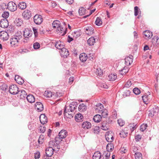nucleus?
<instances>
[{
    "label": "nucleus",
    "instance_id": "obj_33",
    "mask_svg": "<svg viewBox=\"0 0 159 159\" xmlns=\"http://www.w3.org/2000/svg\"><path fill=\"white\" fill-rule=\"evenodd\" d=\"M95 42V40L93 37H91L89 38L87 41L88 44L90 46H92L94 44Z\"/></svg>",
    "mask_w": 159,
    "mask_h": 159
},
{
    "label": "nucleus",
    "instance_id": "obj_56",
    "mask_svg": "<svg viewBox=\"0 0 159 159\" xmlns=\"http://www.w3.org/2000/svg\"><path fill=\"white\" fill-rule=\"evenodd\" d=\"M133 92L136 95H138L140 93V90L137 88H135L133 89Z\"/></svg>",
    "mask_w": 159,
    "mask_h": 159
},
{
    "label": "nucleus",
    "instance_id": "obj_5",
    "mask_svg": "<svg viewBox=\"0 0 159 159\" xmlns=\"http://www.w3.org/2000/svg\"><path fill=\"white\" fill-rule=\"evenodd\" d=\"M7 7L9 10L11 11H14L17 10V6L13 2H10L7 4Z\"/></svg>",
    "mask_w": 159,
    "mask_h": 159
},
{
    "label": "nucleus",
    "instance_id": "obj_43",
    "mask_svg": "<svg viewBox=\"0 0 159 159\" xmlns=\"http://www.w3.org/2000/svg\"><path fill=\"white\" fill-rule=\"evenodd\" d=\"M135 159H142V155L141 153L139 152H135Z\"/></svg>",
    "mask_w": 159,
    "mask_h": 159
},
{
    "label": "nucleus",
    "instance_id": "obj_20",
    "mask_svg": "<svg viewBox=\"0 0 159 159\" xmlns=\"http://www.w3.org/2000/svg\"><path fill=\"white\" fill-rule=\"evenodd\" d=\"M85 33L88 35H91L94 32L93 29L91 27H87L86 28H85Z\"/></svg>",
    "mask_w": 159,
    "mask_h": 159
},
{
    "label": "nucleus",
    "instance_id": "obj_1",
    "mask_svg": "<svg viewBox=\"0 0 159 159\" xmlns=\"http://www.w3.org/2000/svg\"><path fill=\"white\" fill-rule=\"evenodd\" d=\"M53 28L56 29V31L61 36L64 35L66 33L67 28L61 26V23L58 20H54L52 24Z\"/></svg>",
    "mask_w": 159,
    "mask_h": 159
},
{
    "label": "nucleus",
    "instance_id": "obj_32",
    "mask_svg": "<svg viewBox=\"0 0 159 159\" xmlns=\"http://www.w3.org/2000/svg\"><path fill=\"white\" fill-rule=\"evenodd\" d=\"M93 159H100L101 155L99 151L95 152L93 155Z\"/></svg>",
    "mask_w": 159,
    "mask_h": 159
},
{
    "label": "nucleus",
    "instance_id": "obj_41",
    "mask_svg": "<svg viewBox=\"0 0 159 159\" xmlns=\"http://www.w3.org/2000/svg\"><path fill=\"white\" fill-rule=\"evenodd\" d=\"M95 73L96 75L100 76H101L103 74V71L100 68H98L96 69Z\"/></svg>",
    "mask_w": 159,
    "mask_h": 159
},
{
    "label": "nucleus",
    "instance_id": "obj_2",
    "mask_svg": "<svg viewBox=\"0 0 159 159\" xmlns=\"http://www.w3.org/2000/svg\"><path fill=\"white\" fill-rule=\"evenodd\" d=\"M22 34L20 32H17L15 35L10 39V44L12 47L16 48L19 45L20 40L22 38Z\"/></svg>",
    "mask_w": 159,
    "mask_h": 159
},
{
    "label": "nucleus",
    "instance_id": "obj_37",
    "mask_svg": "<svg viewBox=\"0 0 159 159\" xmlns=\"http://www.w3.org/2000/svg\"><path fill=\"white\" fill-rule=\"evenodd\" d=\"M52 93L48 90L46 91L44 93V95L47 98H50L52 97Z\"/></svg>",
    "mask_w": 159,
    "mask_h": 159
},
{
    "label": "nucleus",
    "instance_id": "obj_16",
    "mask_svg": "<svg viewBox=\"0 0 159 159\" xmlns=\"http://www.w3.org/2000/svg\"><path fill=\"white\" fill-rule=\"evenodd\" d=\"M133 57L132 56H129L126 57L125 59V64L127 66L130 65L133 62Z\"/></svg>",
    "mask_w": 159,
    "mask_h": 159
},
{
    "label": "nucleus",
    "instance_id": "obj_27",
    "mask_svg": "<svg viewBox=\"0 0 159 159\" xmlns=\"http://www.w3.org/2000/svg\"><path fill=\"white\" fill-rule=\"evenodd\" d=\"M27 101L30 103H33L35 102V98L32 95H29L26 97Z\"/></svg>",
    "mask_w": 159,
    "mask_h": 159
},
{
    "label": "nucleus",
    "instance_id": "obj_11",
    "mask_svg": "<svg viewBox=\"0 0 159 159\" xmlns=\"http://www.w3.org/2000/svg\"><path fill=\"white\" fill-rule=\"evenodd\" d=\"M54 149L52 147H49L46 150V154L48 157H50L52 156L53 153V151Z\"/></svg>",
    "mask_w": 159,
    "mask_h": 159
},
{
    "label": "nucleus",
    "instance_id": "obj_51",
    "mask_svg": "<svg viewBox=\"0 0 159 159\" xmlns=\"http://www.w3.org/2000/svg\"><path fill=\"white\" fill-rule=\"evenodd\" d=\"M7 87L8 86L7 84H3L0 86V89L3 91H5L7 89Z\"/></svg>",
    "mask_w": 159,
    "mask_h": 159
},
{
    "label": "nucleus",
    "instance_id": "obj_38",
    "mask_svg": "<svg viewBox=\"0 0 159 159\" xmlns=\"http://www.w3.org/2000/svg\"><path fill=\"white\" fill-rule=\"evenodd\" d=\"M57 143H56V142L53 141H50L49 142V147H52L54 149V150L56 149L55 147H57Z\"/></svg>",
    "mask_w": 159,
    "mask_h": 159
},
{
    "label": "nucleus",
    "instance_id": "obj_9",
    "mask_svg": "<svg viewBox=\"0 0 159 159\" xmlns=\"http://www.w3.org/2000/svg\"><path fill=\"white\" fill-rule=\"evenodd\" d=\"M9 38V35L6 31H1L0 32V38L3 41H7Z\"/></svg>",
    "mask_w": 159,
    "mask_h": 159
},
{
    "label": "nucleus",
    "instance_id": "obj_12",
    "mask_svg": "<svg viewBox=\"0 0 159 159\" xmlns=\"http://www.w3.org/2000/svg\"><path fill=\"white\" fill-rule=\"evenodd\" d=\"M8 26V23L7 19H2L0 21V26L3 28H7Z\"/></svg>",
    "mask_w": 159,
    "mask_h": 159
},
{
    "label": "nucleus",
    "instance_id": "obj_60",
    "mask_svg": "<svg viewBox=\"0 0 159 159\" xmlns=\"http://www.w3.org/2000/svg\"><path fill=\"white\" fill-rule=\"evenodd\" d=\"M39 129L40 132L43 133L45 131L46 127L44 125H43L39 127Z\"/></svg>",
    "mask_w": 159,
    "mask_h": 159
},
{
    "label": "nucleus",
    "instance_id": "obj_49",
    "mask_svg": "<svg viewBox=\"0 0 159 159\" xmlns=\"http://www.w3.org/2000/svg\"><path fill=\"white\" fill-rule=\"evenodd\" d=\"M74 37L77 38L80 35V32L78 31H75L72 34Z\"/></svg>",
    "mask_w": 159,
    "mask_h": 159
},
{
    "label": "nucleus",
    "instance_id": "obj_26",
    "mask_svg": "<svg viewBox=\"0 0 159 159\" xmlns=\"http://www.w3.org/2000/svg\"><path fill=\"white\" fill-rule=\"evenodd\" d=\"M148 95L146 94H144L142 96V98L143 102L145 104H148L150 101V98H148Z\"/></svg>",
    "mask_w": 159,
    "mask_h": 159
},
{
    "label": "nucleus",
    "instance_id": "obj_23",
    "mask_svg": "<svg viewBox=\"0 0 159 159\" xmlns=\"http://www.w3.org/2000/svg\"><path fill=\"white\" fill-rule=\"evenodd\" d=\"M66 110H67V107H66L65 108V110L64 113V116L65 117H66L69 119H71V118H72L73 117V114L72 113H70V112H67Z\"/></svg>",
    "mask_w": 159,
    "mask_h": 159
},
{
    "label": "nucleus",
    "instance_id": "obj_52",
    "mask_svg": "<svg viewBox=\"0 0 159 159\" xmlns=\"http://www.w3.org/2000/svg\"><path fill=\"white\" fill-rule=\"evenodd\" d=\"M44 139V136L43 135H40L38 143L39 144H42L43 142V139Z\"/></svg>",
    "mask_w": 159,
    "mask_h": 159
},
{
    "label": "nucleus",
    "instance_id": "obj_31",
    "mask_svg": "<svg viewBox=\"0 0 159 159\" xmlns=\"http://www.w3.org/2000/svg\"><path fill=\"white\" fill-rule=\"evenodd\" d=\"M18 8L21 10L25 9L26 7V4L24 2H20L18 5Z\"/></svg>",
    "mask_w": 159,
    "mask_h": 159
},
{
    "label": "nucleus",
    "instance_id": "obj_45",
    "mask_svg": "<svg viewBox=\"0 0 159 159\" xmlns=\"http://www.w3.org/2000/svg\"><path fill=\"white\" fill-rule=\"evenodd\" d=\"M95 23L96 25L98 26H100L102 24V22L100 18L99 17L97 18Z\"/></svg>",
    "mask_w": 159,
    "mask_h": 159
},
{
    "label": "nucleus",
    "instance_id": "obj_46",
    "mask_svg": "<svg viewBox=\"0 0 159 159\" xmlns=\"http://www.w3.org/2000/svg\"><path fill=\"white\" fill-rule=\"evenodd\" d=\"M99 127L98 126H95L92 129V132L94 134H98L99 133Z\"/></svg>",
    "mask_w": 159,
    "mask_h": 159
},
{
    "label": "nucleus",
    "instance_id": "obj_54",
    "mask_svg": "<svg viewBox=\"0 0 159 159\" xmlns=\"http://www.w3.org/2000/svg\"><path fill=\"white\" fill-rule=\"evenodd\" d=\"M147 127V124H143L140 126V130L142 131H144L146 129Z\"/></svg>",
    "mask_w": 159,
    "mask_h": 159
},
{
    "label": "nucleus",
    "instance_id": "obj_35",
    "mask_svg": "<svg viewBox=\"0 0 159 159\" xmlns=\"http://www.w3.org/2000/svg\"><path fill=\"white\" fill-rule=\"evenodd\" d=\"M129 71V69L127 67H124L123 69L120 70V74L123 75L127 73Z\"/></svg>",
    "mask_w": 159,
    "mask_h": 159
},
{
    "label": "nucleus",
    "instance_id": "obj_62",
    "mask_svg": "<svg viewBox=\"0 0 159 159\" xmlns=\"http://www.w3.org/2000/svg\"><path fill=\"white\" fill-rule=\"evenodd\" d=\"M132 82L130 80H129L127 83L125 84V87L129 88L132 85Z\"/></svg>",
    "mask_w": 159,
    "mask_h": 159
},
{
    "label": "nucleus",
    "instance_id": "obj_14",
    "mask_svg": "<svg viewBox=\"0 0 159 159\" xmlns=\"http://www.w3.org/2000/svg\"><path fill=\"white\" fill-rule=\"evenodd\" d=\"M60 53L61 57L64 58L66 57L69 55L68 50L65 48L61 50Z\"/></svg>",
    "mask_w": 159,
    "mask_h": 159
},
{
    "label": "nucleus",
    "instance_id": "obj_25",
    "mask_svg": "<svg viewBox=\"0 0 159 159\" xmlns=\"http://www.w3.org/2000/svg\"><path fill=\"white\" fill-rule=\"evenodd\" d=\"M88 58V56L85 53H81L79 56L80 60L83 62L86 61Z\"/></svg>",
    "mask_w": 159,
    "mask_h": 159
},
{
    "label": "nucleus",
    "instance_id": "obj_47",
    "mask_svg": "<svg viewBox=\"0 0 159 159\" xmlns=\"http://www.w3.org/2000/svg\"><path fill=\"white\" fill-rule=\"evenodd\" d=\"M101 128L105 130H108V124L107 123H102L101 126Z\"/></svg>",
    "mask_w": 159,
    "mask_h": 159
},
{
    "label": "nucleus",
    "instance_id": "obj_48",
    "mask_svg": "<svg viewBox=\"0 0 159 159\" xmlns=\"http://www.w3.org/2000/svg\"><path fill=\"white\" fill-rule=\"evenodd\" d=\"M98 107H99V109H100V110H103L104 109L103 105H102L101 103H98L96 105V107L95 109L96 112L97 113L98 111L97 109H98L97 108H98Z\"/></svg>",
    "mask_w": 159,
    "mask_h": 159
},
{
    "label": "nucleus",
    "instance_id": "obj_42",
    "mask_svg": "<svg viewBox=\"0 0 159 159\" xmlns=\"http://www.w3.org/2000/svg\"><path fill=\"white\" fill-rule=\"evenodd\" d=\"M19 92H20V98L23 99L26 97L27 95V93L24 90H22L20 91H19Z\"/></svg>",
    "mask_w": 159,
    "mask_h": 159
},
{
    "label": "nucleus",
    "instance_id": "obj_34",
    "mask_svg": "<svg viewBox=\"0 0 159 159\" xmlns=\"http://www.w3.org/2000/svg\"><path fill=\"white\" fill-rule=\"evenodd\" d=\"M79 110L80 112L84 111H85L87 109V107L85 105L82 103L80 104L79 106Z\"/></svg>",
    "mask_w": 159,
    "mask_h": 159
},
{
    "label": "nucleus",
    "instance_id": "obj_13",
    "mask_svg": "<svg viewBox=\"0 0 159 159\" xmlns=\"http://www.w3.org/2000/svg\"><path fill=\"white\" fill-rule=\"evenodd\" d=\"M35 108L38 111H41L43 109V106L41 102H36L35 104Z\"/></svg>",
    "mask_w": 159,
    "mask_h": 159
},
{
    "label": "nucleus",
    "instance_id": "obj_21",
    "mask_svg": "<svg viewBox=\"0 0 159 159\" xmlns=\"http://www.w3.org/2000/svg\"><path fill=\"white\" fill-rule=\"evenodd\" d=\"M82 126L84 129H88L91 127V124L88 121H85L82 124Z\"/></svg>",
    "mask_w": 159,
    "mask_h": 159
},
{
    "label": "nucleus",
    "instance_id": "obj_39",
    "mask_svg": "<svg viewBox=\"0 0 159 159\" xmlns=\"http://www.w3.org/2000/svg\"><path fill=\"white\" fill-rule=\"evenodd\" d=\"M86 10L83 7H81L79 9V13L80 16H82L86 13Z\"/></svg>",
    "mask_w": 159,
    "mask_h": 159
},
{
    "label": "nucleus",
    "instance_id": "obj_19",
    "mask_svg": "<svg viewBox=\"0 0 159 159\" xmlns=\"http://www.w3.org/2000/svg\"><path fill=\"white\" fill-rule=\"evenodd\" d=\"M117 78V75L116 73H111L110 74L108 77L107 79L110 81H113L116 80Z\"/></svg>",
    "mask_w": 159,
    "mask_h": 159
},
{
    "label": "nucleus",
    "instance_id": "obj_10",
    "mask_svg": "<svg viewBox=\"0 0 159 159\" xmlns=\"http://www.w3.org/2000/svg\"><path fill=\"white\" fill-rule=\"evenodd\" d=\"M32 33V30L27 28L25 29L23 32V36L25 38H28L31 36Z\"/></svg>",
    "mask_w": 159,
    "mask_h": 159
},
{
    "label": "nucleus",
    "instance_id": "obj_3",
    "mask_svg": "<svg viewBox=\"0 0 159 159\" xmlns=\"http://www.w3.org/2000/svg\"><path fill=\"white\" fill-rule=\"evenodd\" d=\"M9 92L10 93L12 94H16L19 91H18V88L15 84H13L9 87Z\"/></svg>",
    "mask_w": 159,
    "mask_h": 159
},
{
    "label": "nucleus",
    "instance_id": "obj_64",
    "mask_svg": "<svg viewBox=\"0 0 159 159\" xmlns=\"http://www.w3.org/2000/svg\"><path fill=\"white\" fill-rule=\"evenodd\" d=\"M119 134L120 135V137L121 138H124L126 137V134H125V132L124 130H122L121 131L120 133Z\"/></svg>",
    "mask_w": 159,
    "mask_h": 159
},
{
    "label": "nucleus",
    "instance_id": "obj_8",
    "mask_svg": "<svg viewBox=\"0 0 159 159\" xmlns=\"http://www.w3.org/2000/svg\"><path fill=\"white\" fill-rule=\"evenodd\" d=\"M34 22L37 25L41 24L43 21L42 16L40 15H36L34 17Z\"/></svg>",
    "mask_w": 159,
    "mask_h": 159
},
{
    "label": "nucleus",
    "instance_id": "obj_18",
    "mask_svg": "<svg viewBox=\"0 0 159 159\" xmlns=\"http://www.w3.org/2000/svg\"><path fill=\"white\" fill-rule=\"evenodd\" d=\"M41 123L44 125L47 122V118L44 114H41L39 117Z\"/></svg>",
    "mask_w": 159,
    "mask_h": 159
},
{
    "label": "nucleus",
    "instance_id": "obj_28",
    "mask_svg": "<svg viewBox=\"0 0 159 159\" xmlns=\"http://www.w3.org/2000/svg\"><path fill=\"white\" fill-rule=\"evenodd\" d=\"M77 104V102H72V103L69 105V107L70 108V111L72 112L73 111H74L75 108L77 107L76 105Z\"/></svg>",
    "mask_w": 159,
    "mask_h": 159
},
{
    "label": "nucleus",
    "instance_id": "obj_15",
    "mask_svg": "<svg viewBox=\"0 0 159 159\" xmlns=\"http://www.w3.org/2000/svg\"><path fill=\"white\" fill-rule=\"evenodd\" d=\"M99 107H98L97 109L98 110V113L101 114V116L104 118L106 117L108 115V111L107 110L105 109L103 110H100L99 109Z\"/></svg>",
    "mask_w": 159,
    "mask_h": 159
},
{
    "label": "nucleus",
    "instance_id": "obj_6",
    "mask_svg": "<svg viewBox=\"0 0 159 159\" xmlns=\"http://www.w3.org/2000/svg\"><path fill=\"white\" fill-rule=\"evenodd\" d=\"M105 138L106 140L109 142H111L113 141L114 138L111 131L107 132L105 135Z\"/></svg>",
    "mask_w": 159,
    "mask_h": 159
},
{
    "label": "nucleus",
    "instance_id": "obj_4",
    "mask_svg": "<svg viewBox=\"0 0 159 159\" xmlns=\"http://www.w3.org/2000/svg\"><path fill=\"white\" fill-rule=\"evenodd\" d=\"M22 16L24 19L25 20H28L31 17V12L29 10H25L22 13Z\"/></svg>",
    "mask_w": 159,
    "mask_h": 159
},
{
    "label": "nucleus",
    "instance_id": "obj_29",
    "mask_svg": "<svg viewBox=\"0 0 159 159\" xmlns=\"http://www.w3.org/2000/svg\"><path fill=\"white\" fill-rule=\"evenodd\" d=\"M75 120L79 122L82 120L83 116L81 114L79 113L75 115Z\"/></svg>",
    "mask_w": 159,
    "mask_h": 159
},
{
    "label": "nucleus",
    "instance_id": "obj_44",
    "mask_svg": "<svg viewBox=\"0 0 159 159\" xmlns=\"http://www.w3.org/2000/svg\"><path fill=\"white\" fill-rule=\"evenodd\" d=\"M107 151H111L114 148L113 146L111 144H108L107 146Z\"/></svg>",
    "mask_w": 159,
    "mask_h": 159
},
{
    "label": "nucleus",
    "instance_id": "obj_17",
    "mask_svg": "<svg viewBox=\"0 0 159 159\" xmlns=\"http://www.w3.org/2000/svg\"><path fill=\"white\" fill-rule=\"evenodd\" d=\"M143 34L144 38L146 39L151 38L152 36V33L148 30H146L143 32Z\"/></svg>",
    "mask_w": 159,
    "mask_h": 159
},
{
    "label": "nucleus",
    "instance_id": "obj_55",
    "mask_svg": "<svg viewBox=\"0 0 159 159\" xmlns=\"http://www.w3.org/2000/svg\"><path fill=\"white\" fill-rule=\"evenodd\" d=\"M135 140L136 142L139 141L141 139L142 135L139 134H136L135 136Z\"/></svg>",
    "mask_w": 159,
    "mask_h": 159
},
{
    "label": "nucleus",
    "instance_id": "obj_36",
    "mask_svg": "<svg viewBox=\"0 0 159 159\" xmlns=\"http://www.w3.org/2000/svg\"><path fill=\"white\" fill-rule=\"evenodd\" d=\"M138 127L136 125V124L134 123L130 124L128 126V127L130 129L131 132H133Z\"/></svg>",
    "mask_w": 159,
    "mask_h": 159
},
{
    "label": "nucleus",
    "instance_id": "obj_50",
    "mask_svg": "<svg viewBox=\"0 0 159 159\" xmlns=\"http://www.w3.org/2000/svg\"><path fill=\"white\" fill-rule=\"evenodd\" d=\"M104 154L105 155L104 157H103V159H108L110 155V152L109 151H106L104 152Z\"/></svg>",
    "mask_w": 159,
    "mask_h": 159
},
{
    "label": "nucleus",
    "instance_id": "obj_30",
    "mask_svg": "<svg viewBox=\"0 0 159 159\" xmlns=\"http://www.w3.org/2000/svg\"><path fill=\"white\" fill-rule=\"evenodd\" d=\"M102 116L99 114H97L95 115L93 118V120L96 122L98 123L101 120Z\"/></svg>",
    "mask_w": 159,
    "mask_h": 159
},
{
    "label": "nucleus",
    "instance_id": "obj_7",
    "mask_svg": "<svg viewBox=\"0 0 159 159\" xmlns=\"http://www.w3.org/2000/svg\"><path fill=\"white\" fill-rule=\"evenodd\" d=\"M67 132L66 130H62L59 133L58 137H56L55 139L56 140H57V138L59 139H61L65 138L67 136Z\"/></svg>",
    "mask_w": 159,
    "mask_h": 159
},
{
    "label": "nucleus",
    "instance_id": "obj_22",
    "mask_svg": "<svg viewBox=\"0 0 159 159\" xmlns=\"http://www.w3.org/2000/svg\"><path fill=\"white\" fill-rule=\"evenodd\" d=\"M16 81L19 84H22L24 83V80L18 75H16L15 77Z\"/></svg>",
    "mask_w": 159,
    "mask_h": 159
},
{
    "label": "nucleus",
    "instance_id": "obj_40",
    "mask_svg": "<svg viewBox=\"0 0 159 159\" xmlns=\"http://www.w3.org/2000/svg\"><path fill=\"white\" fill-rule=\"evenodd\" d=\"M16 24L17 26H20L23 23L22 20L20 18H16L15 20Z\"/></svg>",
    "mask_w": 159,
    "mask_h": 159
},
{
    "label": "nucleus",
    "instance_id": "obj_24",
    "mask_svg": "<svg viewBox=\"0 0 159 159\" xmlns=\"http://www.w3.org/2000/svg\"><path fill=\"white\" fill-rule=\"evenodd\" d=\"M55 46L57 49H62L64 48V45L62 44L61 42L59 41H57L55 43Z\"/></svg>",
    "mask_w": 159,
    "mask_h": 159
},
{
    "label": "nucleus",
    "instance_id": "obj_61",
    "mask_svg": "<svg viewBox=\"0 0 159 159\" xmlns=\"http://www.w3.org/2000/svg\"><path fill=\"white\" fill-rule=\"evenodd\" d=\"M33 47L35 49H38L40 47V44L38 42H36L34 43Z\"/></svg>",
    "mask_w": 159,
    "mask_h": 159
},
{
    "label": "nucleus",
    "instance_id": "obj_58",
    "mask_svg": "<svg viewBox=\"0 0 159 159\" xmlns=\"http://www.w3.org/2000/svg\"><path fill=\"white\" fill-rule=\"evenodd\" d=\"M139 11H140L138 7L136 6L134 7V15L135 16L138 15V13Z\"/></svg>",
    "mask_w": 159,
    "mask_h": 159
},
{
    "label": "nucleus",
    "instance_id": "obj_53",
    "mask_svg": "<svg viewBox=\"0 0 159 159\" xmlns=\"http://www.w3.org/2000/svg\"><path fill=\"white\" fill-rule=\"evenodd\" d=\"M153 113L155 115L157 114L158 112H159V109L158 107H155V108H153L152 110Z\"/></svg>",
    "mask_w": 159,
    "mask_h": 159
},
{
    "label": "nucleus",
    "instance_id": "obj_57",
    "mask_svg": "<svg viewBox=\"0 0 159 159\" xmlns=\"http://www.w3.org/2000/svg\"><path fill=\"white\" fill-rule=\"evenodd\" d=\"M9 16V13L7 11L4 12L2 15V16L4 18V19H6Z\"/></svg>",
    "mask_w": 159,
    "mask_h": 159
},
{
    "label": "nucleus",
    "instance_id": "obj_59",
    "mask_svg": "<svg viewBox=\"0 0 159 159\" xmlns=\"http://www.w3.org/2000/svg\"><path fill=\"white\" fill-rule=\"evenodd\" d=\"M118 123L120 126H122L125 124V121L122 119H119L118 120Z\"/></svg>",
    "mask_w": 159,
    "mask_h": 159
},
{
    "label": "nucleus",
    "instance_id": "obj_63",
    "mask_svg": "<svg viewBox=\"0 0 159 159\" xmlns=\"http://www.w3.org/2000/svg\"><path fill=\"white\" fill-rule=\"evenodd\" d=\"M130 92L129 90L125 91L123 93V96L124 97L128 96L130 95Z\"/></svg>",
    "mask_w": 159,
    "mask_h": 159
}]
</instances>
